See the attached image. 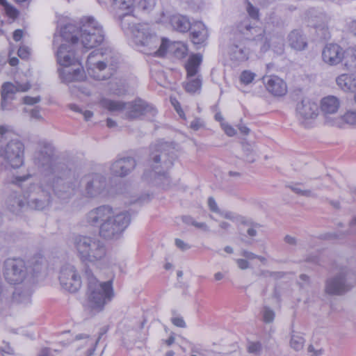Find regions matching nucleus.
Returning a JSON list of instances; mask_svg holds the SVG:
<instances>
[{
    "label": "nucleus",
    "instance_id": "obj_9",
    "mask_svg": "<svg viewBox=\"0 0 356 356\" xmlns=\"http://www.w3.org/2000/svg\"><path fill=\"white\" fill-rule=\"evenodd\" d=\"M62 35L61 29L59 33L54 34L53 39L57 63L63 67L75 66L80 62L76 56L74 47L79 46L72 44L71 40L65 39Z\"/></svg>",
    "mask_w": 356,
    "mask_h": 356
},
{
    "label": "nucleus",
    "instance_id": "obj_61",
    "mask_svg": "<svg viewBox=\"0 0 356 356\" xmlns=\"http://www.w3.org/2000/svg\"><path fill=\"white\" fill-rule=\"evenodd\" d=\"M175 245L177 248H179L181 250H188L191 247L188 244L184 242L182 240L179 238L175 239Z\"/></svg>",
    "mask_w": 356,
    "mask_h": 356
},
{
    "label": "nucleus",
    "instance_id": "obj_3",
    "mask_svg": "<svg viewBox=\"0 0 356 356\" xmlns=\"http://www.w3.org/2000/svg\"><path fill=\"white\" fill-rule=\"evenodd\" d=\"M84 277L87 284V307L92 312H99L113 297L112 280L99 281L88 266L84 269Z\"/></svg>",
    "mask_w": 356,
    "mask_h": 356
},
{
    "label": "nucleus",
    "instance_id": "obj_25",
    "mask_svg": "<svg viewBox=\"0 0 356 356\" xmlns=\"http://www.w3.org/2000/svg\"><path fill=\"white\" fill-rule=\"evenodd\" d=\"M340 107L339 99L332 95H329L323 97L321 101V109L323 113L325 115V123L327 122V118L331 119L329 117L330 115L336 113ZM334 117L333 118H334Z\"/></svg>",
    "mask_w": 356,
    "mask_h": 356
},
{
    "label": "nucleus",
    "instance_id": "obj_37",
    "mask_svg": "<svg viewBox=\"0 0 356 356\" xmlns=\"http://www.w3.org/2000/svg\"><path fill=\"white\" fill-rule=\"evenodd\" d=\"M25 206H26V202L24 198V194L17 197H11L8 200L9 209L13 213H17Z\"/></svg>",
    "mask_w": 356,
    "mask_h": 356
},
{
    "label": "nucleus",
    "instance_id": "obj_62",
    "mask_svg": "<svg viewBox=\"0 0 356 356\" xmlns=\"http://www.w3.org/2000/svg\"><path fill=\"white\" fill-rule=\"evenodd\" d=\"M260 226L258 224L251 225L248 229L247 233L250 236H255L257 234V228Z\"/></svg>",
    "mask_w": 356,
    "mask_h": 356
},
{
    "label": "nucleus",
    "instance_id": "obj_64",
    "mask_svg": "<svg viewBox=\"0 0 356 356\" xmlns=\"http://www.w3.org/2000/svg\"><path fill=\"white\" fill-rule=\"evenodd\" d=\"M237 265L238 268L241 269H247L249 267V263L248 261L243 259H238L236 260Z\"/></svg>",
    "mask_w": 356,
    "mask_h": 356
},
{
    "label": "nucleus",
    "instance_id": "obj_40",
    "mask_svg": "<svg viewBox=\"0 0 356 356\" xmlns=\"http://www.w3.org/2000/svg\"><path fill=\"white\" fill-rule=\"evenodd\" d=\"M305 344V339L300 333L293 332L291 336L290 346L296 351L301 350Z\"/></svg>",
    "mask_w": 356,
    "mask_h": 356
},
{
    "label": "nucleus",
    "instance_id": "obj_17",
    "mask_svg": "<svg viewBox=\"0 0 356 356\" xmlns=\"http://www.w3.org/2000/svg\"><path fill=\"white\" fill-rule=\"evenodd\" d=\"M114 209L108 205H102L89 211L84 217V222L88 225L99 227L109 218Z\"/></svg>",
    "mask_w": 356,
    "mask_h": 356
},
{
    "label": "nucleus",
    "instance_id": "obj_14",
    "mask_svg": "<svg viewBox=\"0 0 356 356\" xmlns=\"http://www.w3.org/2000/svg\"><path fill=\"white\" fill-rule=\"evenodd\" d=\"M34 163L43 171L56 174L58 168L55 165L54 160V147L51 144L45 142L40 143L38 150L34 156Z\"/></svg>",
    "mask_w": 356,
    "mask_h": 356
},
{
    "label": "nucleus",
    "instance_id": "obj_22",
    "mask_svg": "<svg viewBox=\"0 0 356 356\" xmlns=\"http://www.w3.org/2000/svg\"><path fill=\"white\" fill-rule=\"evenodd\" d=\"M59 73L62 81L65 83L81 81L86 77L85 72L81 63H78L75 66L63 67Z\"/></svg>",
    "mask_w": 356,
    "mask_h": 356
},
{
    "label": "nucleus",
    "instance_id": "obj_50",
    "mask_svg": "<svg viewBox=\"0 0 356 356\" xmlns=\"http://www.w3.org/2000/svg\"><path fill=\"white\" fill-rule=\"evenodd\" d=\"M69 108L76 113H81L83 115L84 119L88 121L89 120L93 115L92 112L90 111H83L82 108H81L79 106H78L76 104H70Z\"/></svg>",
    "mask_w": 356,
    "mask_h": 356
},
{
    "label": "nucleus",
    "instance_id": "obj_56",
    "mask_svg": "<svg viewBox=\"0 0 356 356\" xmlns=\"http://www.w3.org/2000/svg\"><path fill=\"white\" fill-rule=\"evenodd\" d=\"M243 150L246 153V160L250 163L254 161L255 157L252 154L253 151L250 146L249 145H244Z\"/></svg>",
    "mask_w": 356,
    "mask_h": 356
},
{
    "label": "nucleus",
    "instance_id": "obj_42",
    "mask_svg": "<svg viewBox=\"0 0 356 356\" xmlns=\"http://www.w3.org/2000/svg\"><path fill=\"white\" fill-rule=\"evenodd\" d=\"M252 26V25L250 19L245 18L237 24L236 29L237 31L247 39V38H250V31Z\"/></svg>",
    "mask_w": 356,
    "mask_h": 356
},
{
    "label": "nucleus",
    "instance_id": "obj_34",
    "mask_svg": "<svg viewBox=\"0 0 356 356\" xmlns=\"http://www.w3.org/2000/svg\"><path fill=\"white\" fill-rule=\"evenodd\" d=\"M101 105L111 112L122 113L124 115L126 112L127 103L122 101L103 99Z\"/></svg>",
    "mask_w": 356,
    "mask_h": 356
},
{
    "label": "nucleus",
    "instance_id": "obj_39",
    "mask_svg": "<svg viewBox=\"0 0 356 356\" xmlns=\"http://www.w3.org/2000/svg\"><path fill=\"white\" fill-rule=\"evenodd\" d=\"M187 80L184 88L188 92L194 93L200 90L202 86L200 75H197L195 78L194 76L191 79H187Z\"/></svg>",
    "mask_w": 356,
    "mask_h": 356
},
{
    "label": "nucleus",
    "instance_id": "obj_32",
    "mask_svg": "<svg viewBox=\"0 0 356 356\" xmlns=\"http://www.w3.org/2000/svg\"><path fill=\"white\" fill-rule=\"evenodd\" d=\"M208 37V31L202 22H197L192 27L191 38L195 44L204 42Z\"/></svg>",
    "mask_w": 356,
    "mask_h": 356
},
{
    "label": "nucleus",
    "instance_id": "obj_53",
    "mask_svg": "<svg viewBox=\"0 0 356 356\" xmlns=\"http://www.w3.org/2000/svg\"><path fill=\"white\" fill-rule=\"evenodd\" d=\"M14 84H15V86L16 87L17 92H26L31 87L29 82H26V83H22L18 81H16Z\"/></svg>",
    "mask_w": 356,
    "mask_h": 356
},
{
    "label": "nucleus",
    "instance_id": "obj_54",
    "mask_svg": "<svg viewBox=\"0 0 356 356\" xmlns=\"http://www.w3.org/2000/svg\"><path fill=\"white\" fill-rule=\"evenodd\" d=\"M248 350L250 353H258L261 350V344L259 342H252L248 345Z\"/></svg>",
    "mask_w": 356,
    "mask_h": 356
},
{
    "label": "nucleus",
    "instance_id": "obj_29",
    "mask_svg": "<svg viewBox=\"0 0 356 356\" xmlns=\"http://www.w3.org/2000/svg\"><path fill=\"white\" fill-rule=\"evenodd\" d=\"M336 83L344 92L356 91V76L354 74H340L336 78Z\"/></svg>",
    "mask_w": 356,
    "mask_h": 356
},
{
    "label": "nucleus",
    "instance_id": "obj_55",
    "mask_svg": "<svg viewBox=\"0 0 356 356\" xmlns=\"http://www.w3.org/2000/svg\"><path fill=\"white\" fill-rule=\"evenodd\" d=\"M18 56L22 59H26L30 55V49L26 46H21L17 51Z\"/></svg>",
    "mask_w": 356,
    "mask_h": 356
},
{
    "label": "nucleus",
    "instance_id": "obj_2",
    "mask_svg": "<svg viewBox=\"0 0 356 356\" xmlns=\"http://www.w3.org/2000/svg\"><path fill=\"white\" fill-rule=\"evenodd\" d=\"M62 35L72 44L90 49L102 44L105 40L102 26L93 17H88L80 27L68 24L62 27Z\"/></svg>",
    "mask_w": 356,
    "mask_h": 356
},
{
    "label": "nucleus",
    "instance_id": "obj_20",
    "mask_svg": "<svg viewBox=\"0 0 356 356\" xmlns=\"http://www.w3.org/2000/svg\"><path fill=\"white\" fill-rule=\"evenodd\" d=\"M85 194L88 197H95L100 195L106 188V179L99 174L88 175L86 177Z\"/></svg>",
    "mask_w": 356,
    "mask_h": 356
},
{
    "label": "nucleus",
    "instance_id": "obj_23",
    "mask_svg": "<svg viewBox=\"0 0 356 356\" xmlns=\"http://www.w3.org/2000/svg\"><path fill=\"white\" fill-rule=\"evenodd\" d=\"M267 90L275 96H283L287 91L285 82L277 76H267L263 78Z\"/></svg>",
    "mask_w": 356,
    "mask_h": 356
},
{
    "label": "nucleus",
    "instance_id": "obj_43",
    "mask_svg": "<svg viewBox=\"0 0 356 356\" xmlns=\"http://www.w3.org/2000/svg\"><path fill=\"white\" fill-rule=\"evenodd\" d=\"M13 300L18 303L27 304L31 301V293L16 290L13 293Z\"/></svg>",
    "mask_w": 356,
    "mask_h": 356
},
{
    "label": "nucleus",
    "instance_id": "obj_12",
    "mask_svg": "<svg viewBox=\"0 0 356 356\" xmlns=\"http://www.w3.org/2000/svg\"><path fill=\"white\" fill-rule=\"evenodd\" d=\"M355 284V273L342 268L337 275L327 280L325 290L330 295H342Z\"/></svg>",
    "mask_w": 356,
    "mask_h": 356
},
{
    "label": "nucleus",
    "instance_id": "obj_5",
    "mask_svg": "<svg viewBox=\"0 0 356 356\" xmlns=\"http://www.w3.org/2000/svg\"><path fill=\"white\" fill-rule=\"evenodd\" d=\"M118 63L119 56L112 51L105 53L92 51L86 60L87 72L96 80H105L113 74Z\"/></svg>",
    "mask_w": 356,
    "mask_h": 356
},
{
    "label": "nucleus",
    "instance_id": "obj_45",
    "mask_svg": "<svg viewBox=\"0 0 356 356\" xmlns=\"http://www.w3.org/2000/svg\"><path fill=\"white\" fill-rule=\"evenodd\" d=\"M290 189L296 194L307 197H316V194L311 190H304L300 188V184H296L293 186H289Z\"/></svg>",
    "mask_w": 356,
    "mask_h": 356
},
{
    "label": "nucleus",
    "instance_id": "obj_31",
    "mask_svg": "<svg viewBox=\"0 0 356 356\" xmlns=\"http://www.w3.org/2000/svg\"><path fill=\"white\" fill-rule=\"evenodd\" d=\"M202 61V56L200 54H192L185 65L187 72V79H191L199 75L200 66Z\"/></svg>",
    "mask_w": 356,
    "mask_h": 356
},
{
    "label": "nucleus",
    "instance_id": "obj_36",
    "mask_svg": "<svg viewBox=\"0 0 356 356\" xmlns=\"http://www.w3.org/2000/svg\"><path fill=\"white\" fill-rule=\"evenodd\" d=\"M343 65L348 71L356 72V47L344 51Z\"/></svg>",
    "mask_w": 356,
    "mask_h": 356
},
{
    "label": "nucleus",
    "instance_id": "obj_8",
    "mask_svg": "<svg viewBox=\"0 0 356 356\" xmlns=\"http://www.w3.org/2000/svg\"><path fill=\"white\" fill-rule=\"evenodd\" d=\"M131 222V216L127 211H115L112 214L99 229V236L104 239L118 238L127 229Z\"/></svg>",
    "mask_w": 356,
    "mask_h": 356
},
{
    "label": "nucleus",
    "instance_id": "obj_60",
    "mask_svg": "<svg viewBox=\"0 0 356 356\" xmlns=\"http://www.w3.org/2000/svg\"><path fill=\"white\" fill-rule=\"evenodd\" d=\"M267 21L268 22L272 23V24H278L279 23V17L276 14L275 11H271L270 13L268 14L267 16Z\"/></svg>",
    "mask_w": 356,
    "mask_h": 356
},
{
    "label": "nucleus",
    "instance_id": "obj_4",
    "mask_svg": "<svg viewBox=\"0 0 356 356\" xmlns=\"http://www.w3.org/2000/svg\"><path fill=\"white\" fill-rule=\"evenodd\" d=\"M71 247L76 257L84 264H96L106 256V247L99 238L78 234L72 237Z\"/></svg>",
    "mask_w": 356,
    "mask_h": 356
},
{
    "label": "nucleus",
    "instance_id": "obj_7",
    "mask_svg": "<svg viewBox=\"0 0 356 356\" xmlns=\"http://www.w3.org/2000/svg\"><path fill=\"white\" fill-rule=\"evenodd\" d=\"M51 181H48V188H52L55 195L62 202H67L74 195L80 186L79 175L70 169H62L58 172ZM48 178V177H47ZM49 179L51 178L49 177Z\"/></svg>",
    "mask_w": 356,
    "mask_h": 356
},
{
    "label": "nucleus",
    "instance_id": "obj_63",
    "mask_svg": "<svg viewBox=\"0 0 356 356\" xmlns=\"http://www.w3.org/2000/svg\"><path fill=\"white\" fill-rule=\"evenodd\" d=\"M208 204H209L210 209L212 211H214V212L218 211V208L217 204L213 197H210L208 199Z\"/></svg>",
    "mask_w": 356,
    "mask_h": 356
},
{
    "label": "nucleus",
    "instance_id": "obj_10",
    "mask_svg": "<svg viewBox=\"0 0 356 356\" xmlns=\"http://www.w3.org/2000/svg\"><path fill=\"white\" fill-rule=\"evenodd\" d=\"M49 180V178L44 177L40 186L31 185L24 192V198L26 200L27 207L35 210H42L49 205L50 193L44 189L45 187H48Z\"/></svg>",
    "mask_w": 356,
    "mask_h": 356
},
{
    "label": "nucleus",
    "instance_id": "obj_11",
    "mask_svg": "<svg viewBox=\"0 0 356 356\" xmlns=\"http://www.w3.org/2000/svg\"><path fill=\"white\" fill-rule=\"evenodd\" d=\"M167 143L155 144L150 146L148 164L158 175L166 176L165 170L173 164L172 157L168 152Z\"/></svg>",
    "mask_w": 356,
    "mask_h": 356
},
{
    "label": "nucleus",
    "instance_id": "obj_51",
    "mask_svg": "<svg viewBox=\"0 0 356 356\" xmlns=\"http://www.w3.org/2000/svg\"><path fill=\"white\" fill-rule=\"evenodd\" d=\"M220 125L225 133L228 136H234L236 134V130L228 123L222 122Z\"/></svg>",
    "mask_w": 356,
    "mask_h": 356
},
{
    "label": "nucleus",
    "instance_id": "obj_58",
    "mask_svg": "<svg viewBox=\"0 0 356 356\" xmlns=\"http://www.w3.org/2000/svg\"><path fill=\"white\" fill-rule=\"evenodd\" d=\"M204 125L202 121L200 118H195L191 122L190 127L194 131L199 130Z\"/></svg>",
    "mask_w": 356,
    "mask_h": 356
},
{
    "label": "nucleus",
    "instance_id": "obj_27",
    "mask_svg": "<svg viewBox=\"0 0 356 356\" xmlns=\"http://www.w3.org/2000/svg\"><path fill=\"white\" fill-rule=\"evenodd\" d=\"M327 124L343 128L345 124L356 126V110L348 111L343 115L334 118H327Z\"/></svg>",
    "mask_w": 356,
    "mask_h": 356
},
{
    "label": "nucleus",
    "instance_id": "obj_21",
    "mask_svg": "<svg viewBox=\"0 0 356 356\" xmlns=\"http://www.w3.org/2000/svg\"><path fill=\"white\" fill-rule=\"evenodd\" d=\"M136 163L134 158L128 156L118 159L111 165V172L115 176L125 177L136 167Z\"/></svg>",
    "mask_w": 356,
    "mask_h": 356
},
{
    "label": "nucleus",
    "instance_id": "obj_59",
    "mask_svg": "<svg viewBox=\"0 0 356 356\" xmlns=\"http://www.w3.org/2000/svg\"><path fill=\"white\" fill-rule=\"evenodd\" d=\"M172 323L177 327H186V323L182 317H174L171 319Z\"/></svg>",
    "mask_w": 356,
    "mask_h": 356
},
{
    "label": "nucleus",
    "instance_id": "obj_6",
    "mask_svg": "<svg viewBox=\"0 0 356 356\" xmlns=\"http://www.w3.org/2000/svg\"><path fill=\"white\" fill-rule=\"evenodd\" d=\"M0 139H9L0 149V157L13 168H18L24 164V145L8 125H0Z\"/></svg>",
    "mask_w": 356,
    "mask_h": 356
},
{
    "label": "nucleus",
    "instance_id": "obj_46",
    "mask_svg": "<svg viewBox=\"0 0 356 356\" xmlns=\"http://www.w3.org/2000/svg\"><path fill=\"white\" fill-rule=\"evenodd\" d=\"M261 313L264 323H271L273 322L275 317V313L272 309L268 306H264L262 309Z\"/></svg>",
    "mask_w": 356,
    "mask_h": 356
},
{
    "label": "nucleus",
    "instance_id": "obj_38",
    "mask_svg": "<svg viewBox=\"0 0 356 356\" xmlns=\"http://www.w3.org/2000/svg\"><path fill=\"white\" fill-rule=\"evenodd\" d=\"M246 40L266 43V38L264 29L258 26H252L250 31V38H247Z\"/></svg>",
    "mask_w": 356,
    "mask_h": 356
},
{
    "label": "nucleus",
    "instance_id": "obj_16",
    "mask_svg": "<svg viewBox=\"0 0 356 356\" xmlns=\"http://www.w3.org/2000/svg\"><path fill=\"white\" fill-rule=\"evenodd\" d=\"M296 116L299 122L308 127L318 115V104L309 99L305 98L296 105Z\"/></svg>",
    "mask_w": 356,
    "mask_h": 356
},
{
    "label": "nucleus",
    "instance_id": "obj_26",
    "mask_svg": "<svg viewBox=\"0 0 356 356\" xmlns=\"http://www.w3.org/2000/svg\"><path fill=\"white\" fill-rule=\"evenodd\" d=\"M17 92L15 84L11 82H5L1 88V108L3 111L10 109L9 106L15 99Z\"/></svg>",
    "mask_w": 356,
    "mask_h": 356
},
{
    "label": "nucleus",
    "instance_id": "obj_24",
    "mask_svg": "<svg viewBox=\"0 0 356 356\" xmlns=\"http://www.w3.org/2000/svg\"><path fill=\"white\" fill-rule=\"evenodd\" d=\"M307 18L310 26L315 29H324L330 21V17L325 13L314 8L309 9L307 12Z\"/></svg>",
    "mask_w": 356,
    "mask_h": 356
},
{
    "label": "nucleus",
    "instance_id": "obj_33",
    "mask_svg": "<svg viewBox=\"0 0 356 356\" xmlns=\"http://www.w3.org/2000/svg\"><path fill=\"white\" fill-rule=\"evenodd\" d=\"M170 24L175 30L182 33L187 32L191 28L189 19L181 15H172L170 17Z\"/></svg>",
    "mask_w": 356,
    "mask_h": 356
},
{
    "label": "nucleus",
    "instance_id": "obj_47",
    "mask_svg": "<svg viewBox=\"0 0 356 356\" xmlns=\"http://www.w3.org/2000/svg\"><path fill=\"white\" fill-rule=\"evenodd\" d=\"M245 10L248 13V15L252 19L255 20L259 19V9L254 6L252 3H250L248 0H245Z\"/></svg>",
    "mask_w": 356,
    "mask_h": 356
},
{
    "label": "nucleus",
    "instance_id": "obj_30",
    "mask_svg": "<svg viewBox=\"0 0 356 356\" xmlns=\"http://www.w3.org/2000/svg\"><path fill=\"white\" fill-rule=\"evenodd\" d=\"M289 46L297 51L304 50L307 46L306 38L299 30L292 31L288 35Z\"/></svg>",
    "mask_w": 356,
    "mask_h": 356
},
{
    "label": "nucleus",
    "instance_id": "obj_57",
    "mask_svg": "<svg viewBox=\"0 0 356 356\" xmlns=\"http://www.w3.org/2000/svg\"><path fill=\"white\" fill-rule=\"evenodd\" d=\"M31 177V175L29 173L22 175V176H15L14 177L13 182L19 186H22L23 182L28 180Z\"/></svg>",
    "mask_w": 356,
    "mask_h": 356
},
{
    "label": "nucleus",
    "instance_id": "obj_15",
    "mask_svg": "<svg viewBox=\"0 0 356 356\" xmlns=\"http://www.w3.org/2000/svg\"><path fill=\"white\" fill-rule=\"evenodd\" d=\"M59 282L61 286L70 293L78 291L81 286V279L73 265H63L59 273Z\"/></svg>",
    "mask_w": 356,
    "mask_h": 356
},
{
    "label": "nucleus",
    "instance_id": "obj_48",
    "mask_svg": "<svg viewBox=\"0 0 356 356\" xmlns=\"http://www.w3.org/2000/svg\"><path fill=\"white\" fill-rule=\"evenodd\" d=\"M256 74L250 70H244L240 76V81L242 83L248 85L255 78Z\"/></svg>",
    "mask_w": 356,
    "mask_h": 356
},
{
    "label": "nucleus",
    "instance_id": "obj_13",
    "mask_svg": "<svg viewBox=\"0 0 356 356\" xmlns=\"http://www.w3.org/2000/svg\"><path fill=\"white\" fill-rule=\"evenodd\" d=\"M26 267L24 260L17 258H8L3 264V276L10 284H17L24 280Z\"/></svg>",
    "mask_w": 356,
    "mask_h": 356
},
{
    "label": "nucleus",
    "instance_id": "obj_1",
    "mask_svg": "<svg viewBox=\"0 0 356 356\" xmlns=\"http://www.w3.org/2000/svg\"><path fill=\"white\" fill-rule=\"evenodd\" d=\"M122 29L132 37L134 42L143 53L162 57L167 51L168 40H161L150 32L149 26L145 24H136L135 17L129 14L124 15L120 19Z\"/></svg>",
    "mask_w": 356,
    "mask_h": 356
},
{
    "label": "nucleus",
    "instance_id": "obj_44",
    "mask_svg": "<svg viewBox=\"0 0 356 356\" xmlns=\"http://www.w3.org/2000/svg\"><path fill=\"white\" fill-rule=\"evenodd\" d=\"M155 6L156 0H140L137 4L138 8L146 13L153 10Z\"/></svg>",
    "mask_w": 356,
    "mask_h": 356
},
{
    "label": "nucleus",
    "instance_id": "obj_18",
    "mask_svg": "<svg viewBox=\"0 0 356 356\" xmlns=\"http://www.w3.org/2000/svg\"><path fill=\"white\" fill-rule=\"evenodd\" d=\"M148 113L154 115L155 108L142 99H136L132 102H127L124 118L129 120H136Z\"/></svg>",
    "mask_w": 356,
    "mask_h": 356
},
{
    "label": "nucleus",
    "instance_id": "obj_49",
    "mask_svg": "<svg viewBox=\"0 0 356 356\" xmlns=\"http://www.w3.org/2000/svg\"><path fill=\"white\" fill-rule=\"evenodd\" d=\"M115 86H112L111 88V90L112 92L116 95H122L126 94L127 92V85L125 83H120V86H118V83L116 82Z\"/></svg>",
    "mask_w": 356,
    "mask_h": 356
},
{
    "label": "nucleus",
    "instance_id": "obj_35",
    "mask_svg": "<svg viewBox=\"0 0 356 356\" xmlns=\"http://www.w3.org/2000/svg\"><path fill=\"white\" fill-rule=\"evenodd\" d=\"M101 105L111 112L122 113L124 115L126 112L127 103L122 101L103 99Z\"/></svg>",
    "mask_w": 356,
    "mask_h": 356
},
{
    "label": "nucleus",
    "instance_id": "obj_52",
    "mask_svg": "<svg viewBox=\"0 0 356 356\" xmlns=\"http://www.w3.org/2000/svg\"><path fill=\"white\" fill-rule=\"evenodd\" d=\"M23 103L27 105H34L35 104L39 103L41 101V97L40 96L37 97H30L25 96L22 99Z\"/></svg>",
    "mask_w": 356,
    "mask_h": 356
},
{
    "label": "nucleus",
    "instance_id": "obj_28",
    "mask_svg": "<svg viewBox=\"0 0 356 356\" xmlns=\"http://www.w3.org/2000/svg\"><path fill=\"white\" fill-rule=\"evenodd\" d=\"M228 54L232 60L241 63L249 58V49L243 44H232L229 47Z\"/></svg>",
    "mask_w": 356,
    "mask_h": 356
},
{
    "label": "nucleus",
    "instance_id": "obj_19",
    "mask_svg": "<svg viewBox=\"0 0 356 356\" xmlns=\"http://www.w3.org/2000/svg\"><path fill=\"white\" fill-rule=\"evenodd\" d=\"M343 49L337 44L330 43L322 51V60L329 66H336L343 61Z\"/></svg>",
    "mask_w": 356,
    "mask_h": 356
},
{
    "label": "nucleus",
    "instance_id": "obj_41",
    "mask_svg": "<svg viewBox=\"0 0 356 356\" xmlns=\"http://www.w3.org/2000/svg\"><path fill=\"white\" fill-rule=\"evenodd\" d=\"M112 1L115 8L122 10H127L128 13L127 14L131 15L129 13L132 12L134 0H112ZM124 15H126V13L120 16V20Z\"/></svg>",
    "mask_w": 356,
    "mask_h": 356
}]
</instances>
